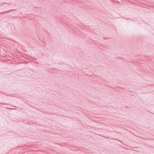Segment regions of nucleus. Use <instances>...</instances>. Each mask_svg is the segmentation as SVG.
Returning a JSON list of instances; mask_svg holds the SVG:
<instances>
[{"label": "nucleus", "instance_id": "7ed1b4c3", "mask_svg": "<svg viewBox=\"0 0 154 154\" xmlns=\"http://www.w3.org/2000/svg\"><path fill=\"white\" fill-rule=\"evenodd\" d=\"M13 109H15V108H12Z\"/></svg>", "mask_w": 154, "mask_h": 154}, {"label": "nucleus", "instance_id": "f257e3e1", "mask_svg": "<svg viewBox=\"0 0 154 154\" xmlns=\"http://www.w3.org/2000/svg\"><path fill=\"white\" fill-rule=\"evenodd\" d=\"M2 105H6V106L7 105V104H5V103H2Z\"/></svg>", "mask_w": 154, "mask_h": 154}, {"label": "nucleus", "instance_id": "f03ea898", "mask_svg": "<svg viewBox=\"0 0 154 154\" xmlns=\"http://www.w3.org/2000/svg\"><path fill=\"white\" fill-rule=\"evenodd\" d=\"M5 107L6 108H8L7 106H5Z\"/></svg>", "mask_w": 154, "mask_h": 154}]
</instances>
